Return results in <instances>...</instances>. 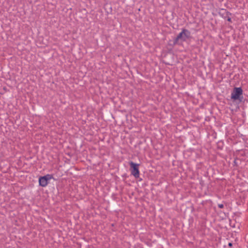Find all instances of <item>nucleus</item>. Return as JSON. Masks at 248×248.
I'll use <instances>...</instances> for the list:
<instances>
[{"mask_svg": "<svg viewBox=\"0 0 248 248\" xmlns=\"http://www.w3.org/2000/svg\"><path fill=\"white\" fill-rule=\"evenodd\" d=\"M190 37V32L189 31L183 29V31L178 35L175 39V43L181 41H186Z\"/></svg>", "mask_w": 248, "mask_h": 248, "instance_id": "f257e3e1", "label": "nucleus"}, {"mask_svg": "<svg viewBox=\"0 0 248 248\" xmlns=\"http://www.w3.org/2000/svg\"><path fill=\"white\" fill-rule=\"evenodd\" d=\"M243 91L241 88H234L231 93V98L233 100H240L241 96L242 95Z\"/></svg>", "mask_w": 248, "mask_h": 248, "instance_id": "f03ea898", "label": "nucleus"}, {"mask_svg": "<svg viewBox=\"0 0 248 248\" xmlns=\"http://www.w3.org/2000/svg\"><path fill=\"white\" fill-rule=\"evenodd\" d=\"M131 167V174L135 177H139L140 172L139 170V165L133 162L129 163Z\"/></svg>", "mask_w": 248, "mask_h": 248, "instance_id": "7ed1b4c3", "label": "nucleus"}, {"mask_svg": "<svg viewBox=\"0 0 248 248\" xmlns=\"http://www.w3.org/2000/svg\"><path fill=\"white\" fill-rule=\"evenodd\" d=\"M52 178V176L49 174L40 177L39 179V185L43 187H45L48 184V181Z\"/></svg>", "mask_w": 248, "mask_h": 248, "instance_id": "20e7f679", "label": "nucleus"}, {"mask_svg": "<svg viewBox=\"0 0 248 248\" xmlns=\"http://www.w3.org/2000/svg\"><path fill=\"white\" fill-rule=\"evenodd\" d=\"M223 205L222 204H218V207L220 208H222L223 207Z\"/></svg>", "mask_w": 248, "mask_h": 248, "instance_id": "39448f33", "label": "nucleus"}, {"mask_svg": "<svg viewBox=\"0 0 248 248\" xmlns=\"http://www.w3.org/2000/svg\"><path fill=\"white\" fill-rule=\"evenodd\" d=\"M232 243H230L229 244V246H232Z\"/></svg>", "mask_w": 248, "mask_h": 248, "instance_id": "423d86ee", "label": "nucleus"}]
</instances>
